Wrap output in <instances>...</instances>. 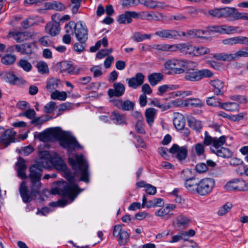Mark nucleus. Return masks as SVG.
<instances>
[{"label": "nucleus", "instance_id": "obj_1", "mask_svg": "<svg viewBox=\"0 0 248 248\" xmlns=\"http://www.w3.org/2000/svg\"><path fill=\"white\" fill-rule=\"evenodd\" d=\"M52 158V155L48 151L39 152L36 163L32 165L29 169L30 188L25 181L22 182L20 186V194L24 202H30L39 194L42 185L40 180L42 168H47L51 166Z\"/></svg>", "mask_w": 248, "mask_h": 248}, {"label": "nucleus", "instance_id": "obj_2", "mask_svg": "<svg viewBox=\"0 0 248 248\" xmlns=\"http://www.w3.org/2000/svg\"><path fill=\"white\" fill-rule=\"evenodd\" d=\"M51 136H55L59 140L61 146L67 149L68 152L76 148L81 149L82 146L78 143L76 139L66 132H58L56 130L44 131L38 134V138L42 141H49Z\"/></svg>", "mask_w": 248, "mask_h": 248}, {"label": "nucleus", "instance_id": "obj_3", "mask_svg": "<svg viewBox=\"0 0 248 248\" xmlns=\"http://www.w3.org/2000/svg\"><path fill=\"white\" fill-rule=\"evenodd\" d=\"M65 177L69 184L65 182H60L58 187L51 190V193L52 194L58 193L73 201L81 190L78 191V185L74 184L75 181L74 175L67 172L65 173Z\"/></svg>", "mask_w": 248, "mask_h": 248}, {"label": "nucleus", "instance_id": "obj_4", "mask_svg": "<svg viewBox=\"0 0 248 248\" xmlns=\"http://www.w3.org/2000/svg\"><path fill=\"white\" fill-rule=\"evenodd\" d=\"M69 162L73 170L79 171V174L80 175L79 180L88 183L89 182L88 164L83 155H76L75 158H69Z\"/></svg>", "mask_w": 248, "mask_h": 248}, {"label": "nucleus", "instance_id": "obj_5", "mask_svg": "<svg viewBox=\"0 0 248 248\" xmlns=\"http://www.w3.org/2000/svg\"><path fill=\"white\" fill-rule=\"evenodd\" d=\"M194 63L190 61L173 58L166 61L164 63V67L175 74H180L184 73Z\"/></svg>", "mask_w": 248, "mask_h": 248}, {"label": "nucleus", "instance_id": "obj_6", "mask_svg": "<svg viewBox=\"0 0 248 248\" xmlns=\"http://www.w3.org/2000/svg\"><path fill=\"white\" fill-rule=\"evenodd\" d=\"M214 73L207 69L202 70L192 69L186 73L185 79L192 82H196L204 78H211Z\"/></svg>", "mask_w": 248, "mask_h": 248}, {"label": "nucleus", "instance_id": "obj_7", "mask_svg": "<svg viewBox=\"0 0 248 248\" xmlns=\"http://www.w3.org/2000/svg\"><path fill=\"white\" fill-rule=\"evenodd\" d=\"M215 180L212 178H204L198 181L197 193L201 196L209 194L214 188Z\"/></svg>", "mask_w": 248, "mask_h": 248}, {"label": "nucleus", "instance_id": "obj_8", "mask_svg": "<svg viewBox=\"0 0 248 248\" xmlns=\"http://www.w3.org/2000/svg\"><path fill=\"white\" fill-rule=\"evenodd\" d=\"M113 235L115 237H119L118 242L120 246H125L129 241L130 234L125 230H123L121 225L114 226Z\"/></svg>", "mask_w": 248, "mask_h": 248}, {"label": "nucleus", "instance_id": "obj_9", "mask_svg": "<svg viewBox=\"0 0 248 248\" xmlns=\"http://www.w3.org/2000/svg\"><path fill=\"white\" fill-rule=\"evenodd\" d=\"M225 187L228 190L244 191L248 190V182L241 179H233L228 182Z\"/></svg>", "mask_w": 248, "mask_h": 248}, {"label": "nucleus", "instance_id": "obj_10", "mask_svg": "<svg viewBox=\"0 0 248 248\" xmlns=\"http://www.w3.org/2000/svg\"><path fill=\"white\" fill-rule=\"evenodd\" d=\"M16 132L13 129H7L0 137V149L8 146L15 142Z\"/></svg>", "mask_w": 248, "mask_h": 248}, {"label": "nucleus", "instance_id": "obj_11", "mask_svg": "<svg viewBox=\"0 0 248 248\" xmlns=\"http://www.w3.org/2000/svg\"><path fill=\"white\" fill-rule=\"evenodd\" d=\"M239 28L238 27L223 24L210 26L209 27V30L220 34H231L237 32Z\"/></svg>", "mask_w": 248, "mask_h": 248}, {"label": "nucleus", "instance_id": "obj_12", "mask_svg": "<svg viewBox=\"0 0 248 248\" xmlns=\"http://www.w3.org/2000/svg\"><path fill=\"white\" fill-rule=\"evenodd\" d=\"M155 35L165 39L178 40L181 37L179 31L173 29H162L156 31Z\"/></svg>", "mask_w": 248, "mask_h": 248}, {"label": "nucleus", "instance_id": "obj_13", "mask_svg": "<svg viewBox=\"0 0 248 248\" xmlns=\"http://www.w3.org/2000/svg\"><path fill=\"white\" fill-rule=\"evenodd\" d=\"M75 34L78 41H86L87 40L88 29L85 23L81 21L77 23V28L75 31Z\"/></svg>", "mask_w": 248, "mask_h": 248}, {"label": "nucleus", "instance_id": "obj_14", "mask_svg": "<svg viewBox=\"0 0 248 248\" xmlns=\"http://www.w3.org/2000/svg\"><path fill=\"white\" fill-rule=\"evenodd\" d=\"M170 152L180 161L185 160L187 156L188 151L186 146L180 147L177 144H173L170 149Z\"/></svg>", "mask_w": 248, "mask_h": 248}, {"label": "nucleus", "instance_id": "obj_15", "mask_svg": "<svg viewBox=\"0 0 248 248\" xmlns=\"http://www.w3.org/2000/svg\"><path fill=\"white\" fill-rule=\"evenodd\" d=\"M191 220L184 215H180L175 218L173 222V226L177 230H183L187 228L190 224Z\"/></svg>", "mask_w": 248, "mask_h": 248}, {"label": "nucleus", "instance_id": "obj_16", "mask_svg": "<svg viewBox=\"0 0 248 248\" xmlns=\"http://www.w3.org/2000/svg\"><path fill=\"white\" fill-rule=\"evenodd\" d=\"M194 46L187 43H181L175 44V52L179 51L186 55L193 56L194 53Z\"/></svg>", "mask_w": 248, "mask_h": 248}, {"label": "nucleus", "instance_id": "obj_17", "mask_svg": "<svg viewBox=\"0 0 248 248\" xmlns=\"http://www.w3.org/2000/svg\"><path fill=\"white\" fill-rule=\"evenodd\" d=\"M144 78L145 77L143 74L138 73L135 77L126 78V81L130 87L135 89L143 83Z\"/></svg>", "mask_w": 248, "mask_h": 248}, {"label": "nucleus", "instance_id": "obj_18", "mask_svg": "<svg viewBox=\"0 0 248 248\" xmlns=\"http://www.w3.org/2000/svg\"><path fill=\"white\" fill-rule=\"evenodd\" d=\"M113 89H109L108 91L109 97L115 96L119 97L124 93L125 87L122 83L115 82L113 84Z\"/></svg>", "mask_w": 248, "mask_h": 248}, {"label": "nucleus", "instance_id": "obj_19", "mask_svg": "<svg viewBox=\"0 0 248 248\" xmlns=\"http://www.w3.org/2000/svg\"><path fill=\"white\" fill-rule=\"evenodd\" d=\"M61 70L62 71L71 75L79 74L81 71H83L82 68L74 66L69 62L66 61L62 62Z\"/></svg>", "mask_w": 248, "mask_h": 248}, {"label": "nucleus", "instance_id": "obj_20", "mask_svg": "<svg viewBox=\"0 0 248 248\" xmlns=\"http://www.w3.org/2000/svg\"><path fill=\"white\" fill-rule=\"evenodd\" d=\"M53 21L46 24L45 31L47 33L49 34L52 36H55L60 33V27L58 21L56 20H53Z\"/></svg>", "mask_w": 248, "mask_h": 248}, {"label": "nucleus", "instance_id": "obj_21", "mask_svg": "<svg viewBox=\"0 0 248 248\" xmlns=\"http://www.w3.org/2000/svg\"><path fill=\"white\" fill-rule=\"evenodd\" d=\"M222 17L226 18L228 21L235 20L237 9L234 7H227L222 8Z\"/></svg>", "mask_w": 248, "mask_h": 248}, {"label": "nucleus", "instance_id": "obj_22", "mask_svg": "<svg viewBox=\"0 0 248 248\" xmlns=\"http://www.w3.org/2000/svg\"><path fill=\"white\" fill-rule=\"evenodd\" d=\"M209 83L213 87V91L215 94L217 95H223L224 82L222 80L219 79H215L211 80Z\"/></svg>", "mask_w": 248, "mask_h": 248}, {"label": "nucleus", "instance_id": "obj_23", "mask_svg": "<svg viewBox=\"0 0 248 248\" xmlns=\"http://www.w3.org/2000/svg\"><path fill=\"white\" fill-rule=\"evenodd\" d=\"M132 17H138V13L133 11H126L124 14L121 15L118 18V22L120 24L130 23L132 21Z\"/></svg>", "mask_w": 248, "mask_h": 248}, {"label": "nucleus", "instance_id": "obj_24", "mask_svg": "<svg viewBox=\"0 0 248 248\" xmlns=\"http://www.w3.org/2000/svg\"><path fill=\"white\" fill-rule=\"evenodd\" d=\"M175 44H154L152 46H148V50L151 49H156L159 51L175 52Z\"/></svg>", "mask_w": 248, "mask_h": 248}, {"label": "nucleus", "instance_id": "obj_25", "mask_svg": "<svg viewBox=\"0 0 248 248\" xmlns=\"http://www.w3.org/2000/svg\"><path fill=\"white\" fill-rule=\"evenodd\" d=\"M51 166H53L57 170H64L66 169V165L62 158L58 155H52Z\"/></svg>", "mask_w": 248, "mask_h": 248}, {"label": "nucleus", "instance_id": "obj_26", "mask_svg": "<svg viewBox=\"0 0 248 248\" xmlns=\"http://www.w3.org/2000/svg\"><path fill=\"white\" fill-rule=\"evenodd\" d=\"M16 165L17 167V171L18 177L23 179L27 178L28 177L26 173L27 167L24 159L19 157Z\"/></svg>", "mask_w": 248, "mask_h": 248}, {"label": "nucleus", "instance_id": "obj_27", "mask_svg": "<svg viewBox=\"0 0 248 248\" xmlns=\"http://www.w3.org/2000/svg\"><path fill=\"white\" fill-rule=\"evenodd\" d=\"M198 180L194 177L186 179L185 186L186 188L192 193H197Z\"/></svg>", "mask_w": 248, "mask_h": 248}, {"label": "nucleus", "instance_id": "obj_28", "mask_svg": "<svg viewBox=\"0 0 248 248\" xmlns=\"http://www.w3.org/2000/svg\"><path fill=\"white\" fill-rule=\"evenodd\" d=\"M5 80L12 84H19L25 83V81L16 77L12 72H4L2 74Z\"/></svg>", "mask_w": 248, "mask_h": 248}, {"label": "nucleus", "instance_id": "obj_29", "mask_svg": "<svg viewBox=\"0 0 248 248\" xmlns=\"http://www.w3.org/2000/svg\"><path fill=\"white\" fill-rule=\"evenodd\" d=\"M173 123L176 129L179 130L183 129L186 123L184 116L179 113L175 114Z\"/></svg>", "mask_w": 248, "mask_h": 248}, {"label": "nucleus", "instance_id": "obj_30", "mask_svg": "<svg viewBox=\"0 0 248 248\" xmlns=\"http://www.w3.org/2000/svg\"><path fill=\"white\" fill-rule=\"evenodd\" d=\"M157 110L153 108H148L145 111V117L147 124L152 126L154 123Z\"/></svg>", "mask_w": 248, "mask_h": 248}, {"label": "nucleus", "instance_id": "obj_31", "mask_svg": "<svg viewBox=\"0 0 248 248\" xmlns=\"http://www.w3.org/2000/svg\"><path fill=\"white\" fill-rule=\"evenodd\" d=\"M31 46L29 44H24L20 46L16 45L11 47V50L16 51L21 54H30L31 53Z\"/></svg>", "mask_w": 248, "mask_h": 248}, {"label": "nucleus", "instance_id": "obj_32", "mask_svg": "<svg viewBox=\"0 0 248 248\" xmlns=\"http://www.w3.org/2000/svg\"><path fill=\"white\" fill-rule=\"evenodd\" d=\"M185 105L195 108H202L204 106V104L199 98H190L185 100Z\"/></svg>", "mask_w": 248, "mask_h": 248}, {"label": "nucleus", "instance_id": "obj_33", "mask_svg": "<svg viewBox=\"0 0 248 248\" xmlns=\"http://www.w3.org/2000/svg\"><path fill=\"white\" fill-rule=\"evenodd\" d=\"M187 123L189 126L199 132L202 128V125L200 121L196 120L192 117H190L187 119Z\"/></svg>", "mask_w": 248, "mask_h": 248}, {"label": "nucleus", "instance_id": "obj_34", "mask_svg": "<svg viewBox=\"0 0 248 248\" xmlns=\"http://www.w3.org/2000/svg\"><path fill=\"white\" fill-rule=\"evenodd\" d=\"M149 83L152 86H155L163 78V75L161 73H154L148 77Z\"/></svg>", "mask_w": 248, "mask_h": 248}, {"label": "nucleus", "instance_id": "obj_35", "mask_svg": "<svg viewBox=\"0 0 248 248\" xmlns=\"http://www.w3.org/2000/svg\"><path fill=\"white\" fill-rule=\"evenodd\" d=\"M110 117L111 120L117 124H124L126 123V119L125 116L118 111H114L112 112Z\"/></svg>", "mask_w": 248, "mask_h": 248}, {"label": "nucleus", "instance_id": "obj_36", "mask_svg": "<svg viewBox=\"0 0 248 248\" xmlns=\"http://www.w3.org/2000/svg\"><path fill=\"white\" fill-rule=\"evenodd\" d=\"M213 152L218 156L223 158L231 157L232 155V152L228 148L220 147L213 149Z\"/></svg>", "mask_w": 248, "mask_h": 248}, {"label": "nucleus", "instance_id": "obj_37", "mask_svg": "<svg viewBox=\"0 0 248 248\" xmlns=\"http://www.w3.org/2000/svg\"><path fill=\"white\" fill-rule=\"evenodd\" d=\"M45 6L48 9L62 11L65 10V6L61 2L54 1L51 2H46Z\"/></svg>", "mask_w": 248, "mask_h": 248}, {"label": "nucleus", "instance_id": "obj_38", "mask_svg": "<svg viewBox=\"0 0 248 248\" xmlns=\"http://www.w3.org/2000/svg\"><path fill=\"white\" fill-rule=\"evenodd\" d=\"M239 108V104L236 102L221 103L220 104V108L230 111H238Z\"/></svg>", "mask_w": 248, "mask_h": 248}, {"label": "nucleus", "instance_id": "obj_39", "mask_svg": "<svg viewBox=\"0 0 248 248\" xmlns=\"http://www.w3.org/2000/svg\"><path fill=\"white\" fill-rule=\"evenodd\" d=\"M60 83V80L56 78H52L47 80L46 82V88L49 92H53V91L58 88Z\"/></svg>", "mask_w": 248, "mask_h": 248}, {"label": "nucleus", "instance_id": "obj_40", "mask_svg": "<svg viewBox=\"0 0 248 248\" xmlns=\"http://www.w3.org/2000/svg\"><path fill=\"white\" fill-rule=\"evenodd\" d=\"M210 52V49L207 47L204 46H195L194 50V56H201L203 55L209 54Z\"/></svg>", "mask_w": 248, "mask_h": 248}, {"label": "nucleus", "instance_id": "obj_41", "mask_svg": "<svg viewBox=\"0 0 248 248\" xmlns=\"http://www.w3.org/2000/svg\"><path fill=\"white\" fill-rule=\"evenodd\" d=\"M151 104L154 105L155 107H158L161 108L162 110H165L169 108H170L172 106H175L177 105V102L176 101H172L169 103V105L166 106L163 104H161L159 100L155 99L151 101Z\"/></svg>", "mask_w": 248, "mask_h": 248}, {"label": "nucleus", "instance_id": "obj_42", "mask_svg": "<svg viewBox=\"0 0 248 248\" xmlns=\"http://www.w3.org/2000/svg\"><path fill=\"white\" fill-rule=\"evenodd\" d=\"M10 37H13L17 42H23L26 40L25 32L18 31H10Z\"/></svg>", "mask_w": 248, "mask_h": 248}, {"label": "nucleus", "instance_id": "obj_43", "mask_svg": "<svg viewBox=\"0 0 248 248\" xmlns=\"http://www.w3.org/2000/svg\"><path fill=\"white\" fill-rule=\"evenodd\" d=\"M66 97L67 93L66 92L63 91L60 92L57 90L53 92L51 94V98L54 100L64 101L66 99Z\"/></svg>", "mask_w": 248, "mask_h": 248}, {"label": "nucleus", "instance_id": "obj_44", "mask_svg": "<svg viewBox=\"0 0 248 248\" xmlns=\"http://www.w3.org/2000/svg\"><path fill=\"white\" fill-rule=\"evenodd\" d=\"M164 204L163 200L162 198H154L148 201L146 203V207L150 208L155 206L161 207Z\"/></svg>", "mask_w": 248, "mask_h": 248}, {"label": "nucleus", "instance_id": "obj_45", "mask_svg": "<svg viewBox=\"0 0 248 248\" xmlns=\"http://www.w3.org/2000/svg\"><path fill=\"white\" fill-rule=\"evenodd\" d=\"M151 36V34H142L139 32H136L134 33L132 38L134 41L140 42L142 41L145 39H150Z\"/></svg>", "mask_w": 248, "mask_h": 248}, {"label": "nucleus", "instance_id": "obj_46", "mask_svg": "<svg viewBox=\"0 0 248 248\" xmlns=\"http://www.w3.org/2000/svg\"><path fill=\"white\" fill-rule=\"evenodd\" d=\"M206 102L208 106L211 107H219L220 108V104H221L219 99L214 96L207 97Z\"/></svg>", "mask_w": 248, "mask_h": 248}, {"label": "nucleus", "instance_id": "obj_47", "mask_svg": "<svg viewBox=\"0 0 248 248\" xmlns=\"http://www.w3.org/2000/svg\"><path fill=\"white\" fill-rule=\"evenodd\" d=\"M226 139V137L225 136H221L218 138L215 137L213 140V145L215 149H217V148H220L221 146L225 143Z\"/></svg>", "mask_w": 248, "mask_h": 248}, {"label": "nucleus", "instance_id": "obj_48", "mask_svg": "<svg viewBox=\"0 0 248 248\" xmlns=\"http://www.w3.org/2000/svg\"><path fill=\"white\" fill-rule=\"evenodd\" d=\"M38 72L42 74H46L49 72V68L47 64L44 62H39L36 65Z\"/></svg>", "mask_w": 248, "mask_h": 248}, {"label": "nucleus", "instance_id": "obj_49", "mask_svg": "<svg viewBox=\"0 0 248 248\" xmlns=\"http://www.w3.org/2000/svg\"><path fill=\"white\" fill-rule=\"evenodd\" d=\"M15 60L16 57L14 55L7 54L2 58L1 61L4 64H11L15 62Z\"/></svg>", "mask_w": 248, "mask_h": 248}, {"label": "nucleus", "instance_id": "obj_50", "mask_svg": "<svg viewBox=\"0 0 248 248\" xmlns=\"http://www.w3.org/2000/svg\"><path fill=\"white\" fill-rule=\"evenodd\" d=\"M86 41H78L76 43L74 46V50L78 53H80L84 51L86 46Z\"/></svg>", "mask_w": 248, "mask_h": 248}, {"label": "nucleus", "instance_id": "obj_51", "mask_svg": "<svg viewBox=\"0 0 248 248\" xmlns=\"http://www.w3.org/2000/svg\"><path fill=\"white\" fill-rule=\"evenodd\" d=\"M135 106V103L129 100H126L123 102L122 110L124 111H129L133 109Z\"/></svg>", "mask_w": 248, "mask_h": 248}, {"label": "nucleus", "instance_id": "obj_52", "mask_svg": "<svg viewBox=\"0 0 248 248\" xmlns=\"http://www.w3.org/2000/svg\"><path fill=\"white\" fill-rule=\"evenodd\" d=\"M173 85H163L158 87L157 94L159 95H162L167 92L173 89Z\"/></svg>", "mask_w": 248, "mask_h": 248}, {"label": "nucleus", "instance_id": "obj_53", "mask_svg": "<svg viewBox=\"0 0 248 248\" xmlns=\"http://www.w3.org/2000/svg\"><path fill=\"white\" fill-rule=\"evenodd\" d=\"M18 65L26 72L30 71L32 68L31 64L26 60H20Z\"/></svg>", "mask_w": 248, "mask_h": 248}, {"label": "nucleus", "instance_id": "obj_54", "mask_svg": "<svg viewBox=\"0 0 248 248\" xmlns=\"http://www.w3.org/2000/svg\"><path fill=\"white\" fill-rule=\"evenodd\" d=\"M195 151L198 156H203L204 157V147L203 144L198 143L195 145Z\"/></svg>", "mask_w": 248, "mask_h": 248}, {"label": "nucleus", "instance_id": "obj_55", "mask_svg": "<svg viewBox=\"0 0 248 248\" xmlns=\"http://www.w3.org/2000/svg\"><path fill=\"white\" fill-rule=\"evenodd\" d=\"M232 208V204L227 202L224 204L218 211L217 214L219 216H223L228 213Z\"/></svg>", "mask_w": 248, "mask_h": 248}, {"label": "nucleus", "instance_id": "obj_56", "mask_svg": "<svg viewBox=\"0 0 248 248\" xmlns=\"http://www.w3.org/2000/svg\"><path fill=\"white\" fill-rule=\"evenodd\" d=\"M56 104L53 101H50L47 103L44 108V111L46 113H51L55 110Z\"/></svg>", "mask_w": 248, "mask_h": 248}, {"label": "nucleus", "instance_id": "obj_57", "mask_svg": "<svg viewBox=\"0 0 248 248\" xmlns=\"http://www.w3.org/2000/svg\"><path fill=\"white\" fill-rule=\"evenodd\" d=\"M236 60L241 57H248V47H245L235 52Z\"/></svg>", "mask_w": 248, "mask_h": 248}, {"label": "nucleus", "instance_id": "obj_58", "mask_svg": "<svg viewBox=\"0 0 248 248\" xmlns=\"http://www.w3.org/2000/svg\"><path fill=\"white\" fill-rule=\"evenodd\" d=\"M77 23L70 22L65 26L66 32L69 34H73L76 30Z\"/></svg>", "mask_w": 248, "mask_h": 248}, {"label": "nucleus", "instance_id": "obj_59", "mask_svg": "<svg viewBox=\"0 0 248 248\" xmlns=\"http://www.w3.org/2000/svg\"><path fill=\"white\" fill-rule=\"evenodd\" d=\"M112 51V48L101 49L96 54V57L99 59H101L111 53Z\"/></svg>", "mask_w": 248, "mask_h": 248}, {"label": "nucleus", "instance_id": "obj_60", "mask_svg": "<svg viewBox=\"0 0 248 248\" xmlns=\"http://www.w3.org/2000/svg\"><path fill=\"white\" fill-rule=\"evenodd\" d=\"M38 42L41 45L44 46H49L52 44L51 41L47 36H45L40 38Z\"/></svg>", "mask_w": 248, "mask_h": 248}, {"label": "nucleus", "instance_id": "obj_61", "mask_svg": "<svg viewBox=\"0 0 248 248\" xmlns=\"http://www.w3.org/2000/svg\"><path fill=\"white\" fill-rule=\"evenodd\" d=\"M195 170L198 173H203L208 170V168L205 163H200L196 165Z\"/></svg>", "mask_w": 248, "mask_h": 248}, {"label": "nucleus", "instance_id": "obj_62", "mask_svg": "<svg viewBox=\"0 0 248 248\" xmlns=\"http://www.w3.org/2000/svg\"><path fill=\"white\" fill-rule=\"evenodd\" d=\"M35 115L36 113L34 109H31L30 108H27V110H26L24 112L20 114V116L26 117L30 119L34 118Z\"/></svg>", "mask_w": 248, "mask_h": 248}, {"label": "nucleus", "instance_id": "obj_63", "mask_svg": "<svg viewBox=\"0 0 248 248\" xmlns=\"http://www.w3.org/2000/svg\"><path fill=\"white\" fill-rule=\"evenodd\" d=\"M235 37L236 45L241 44L248 46V37L243 36H237Z\"/></svg>", "mask_w": 248, "mask_h": 248}, {"label": "nucleus", "instance_id": "obj_64", "mask_svg": "<svg viewBox=\"0 0 248 248\" xmlns=\"http://www.w3.org/2000/svg\"><path fill=\"white\" fill-rule=\"evenodd\" d=\"M152 12H141L139 13H138V17H140L142 19L152 21Z\"/></svg>", "mask_w": 248, "mask_h": 248}]
</instances>
